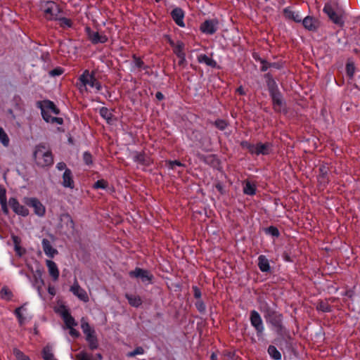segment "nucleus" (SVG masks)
<instances>
[{
	"label": "nucleus",
	"instance_id": "8fccbe9b",
	"mask_svg": "<svg viewBox=\"0 0 360 360\" xmlns=\"http://www.w3.org/2000/svg\"><path fill=\"white\" fill-rule=\"evenodd\" d=\"M266 233L272 236L278 237L279 236V231L275 226H269L266 229Z\"/></svg>",
	"mask_w": 360,
	"mask_h": 360
},
{
	"label": "nucleus",
	"instance_id": "e2e57ef3",
	"mask_svg": "<svg viewBox=\"0 0 360 360\" xmlns=\"http://www.w3.org/2000/svg\"><path fill=\"white\" fill-rule=\"evenodd\" d=\"M56 168L60 171H62V170L65 171L66 169H68L66 167V164L63 162H58L56 165Z\"/></svg>",
	"mask_w": 360,
	"mask_h": 360
},
{
	"label": "nucleus",
	"instance_id": "9d476101",
	"mask_svg": "<svg viewBox=\"0 0 360 360\" xmlns=\"http://www.w3.org/2000/svg\"><path fill=\"white\" fill-rule=\"evenodd\" d=\"M70 291L81 301L84 302H89V298L87 292L84 289L81 288L77 278H75L74 283L70 288Z\"/></svg>",
	"mask_w": 360,
	"mask_h": 360
},
{
	"label": "nucleus",
	"instance_id": "774afa93",
	"mask_svg": "<svg viewBox=\"0 0 360 360\" xmlns=\"http://www.w3.org/2000/svg\"><path fill=\"white\" fill-rule=\"evenodd\" d=\"M155 98L158 100L161 101L164 98V95L161 92L158 91L155 94Z\"/></svg>",
	"mask_w": 360,
	"mask_h": 360
},
{
	"label": "nucleus",
	"instance_id": "13d9d810",
	"mask_svg": "<svg viewBox=\"0 0 360 360\" xmlns=\"http://www.w3.org/2000/svg\"><path fill=\"white\" fill-rule=\"evenodd\" d=\"M283 12H284V15H285V16L287 18H288V19H290V20H292V9H291V8H290V7H287V8H285L284 9Z\"/></svg>",
	"mask_w": 360,
	"mask_h": 360
},
{
	"label": "nucleus",
	"instance_id": "49530a36",
	"mask_svg": "<svg viewBox=\"0 0 360 360\" xmlns=\"http://www.w3.org/2000/svg\"><path fill=\"white\" fill-rule=\"evenodd\" d=\"M86 341L88 342L89 347L91 349H95L98 347V340L96 335L87 340Z\"/></svg>",
	"mask_w": 360,
	"mask_h": 360
},
{
	"label": "nucleus",
	"instance_id": "bf43d9fd",
	"mask_svg": "<svg viewBox=\"0 0 360 360\" xmlns=\"http://www.w3.org/2000/svg\"><path fill=\"white\" fill-rule=\"evenodd\" d=\"M254 145L255 144H252V143H249L248 141H243L241 143V146L243 148H247L251 154H252V147H254Z\"/></svg>",
	"mask_w": 360,
	"mask_h": 360
},
{
	"label": "nucleus",
	"instance_id": "f3484780",
	"mask_svg": "<svg viewBox=\"0 0 360 360\" xmlns=\"http://www.w3.org/2000/svg\"><path fill=\"white\" fill-rule=\"evenodd\" d=\"M302 23L305 29L312 32H316L320 26L319 20L311 16L305 17Z\"/></svg>",
	"mask_w": 360,
	"mask_h": 360
},
{
	"label": "nucleus",
	"instance_id": "0eeeda50",
	"mask_svg": "<svg viewBox=\"0 0 360 360\" xmlns=\"http://www.w3.org/2000/svg\"><path fill=\"white\" fill-rule=\"evenodd\" d=\"M23 201L27 206L34 209V214L38 217L45 215V206L37 198H25Z\"/></svg>",
	"mask_w": 360,
	"mask_h": 360
},
{
	"label": "nucleus",
	"instance_id": "5701e85b",
	"mask_svg": "<svg viewBox=\"0 0 360 360\" xmlns=\"http://www.w3.org/2000/svg\"><path fill=\"white\" fill-rule=\"evenodd\" d=\"M132 159L134 162L143 166H149L151 164L150 158L144 153H135L132 156Z\"/></svg>",
	"mask_w": 360,
	"mask_h": 360
},
{
	"label": "nucleus",
	"instance_id": "b1692460",
	"mask_svg": "<svg viewBox=\"0 0 360 360\" xmlns=\"http://www.w3.org/2000/svg\"><path fill=\"white\" fill-rule=\"evenodd\" d=\"M41 244L43 250L48 257L53 258L58 254V250L52 246L51 242L48 239L44 238Z\"/></svg>",
	"mask_w": 360,
	"mask_h": 360
},
{
	"label": "nucleus",
	"instance_id": "4c0bfd02",
	"mask_svg": "<svg viewBox=\"0 0 360 360\" xmlns=\"http://www.w3.org/2000/svg\"><path fill=\"white\" fill-rule=\"evenodd\" d=\"M11 239H12L13 243L14 245V249H15L16 254L18 255L19 256H21L22 252H21V247H20V243H21L20 238L18 236L12 235Z\"/></svg>",
	"mask_w": 360,
	"mask_h": 360
},
{
	"label": "nucleus",
	"instance_id": "2f4dec72",
	"mask_svg": "<svg viewBox=\"0 0 360 360\" xmlns=\"http://www.w3.org/2000/svg\"><path fill=\"white\" fill-rule=\"evenodd\" d=\"M126 298L129 304L134 307H139L142 303L141 297L136 295L126 294Z\"/></svg>",
	"mask_w": 360,
	"mask_h": 360
},
{
	"label": "nucleus",
	"instance_id": "37998d69",
	"mask_svg": "<svg viewBox=\"0 0 360 360\" xmlns=\"http://www.w3.org/2000/svg\"><path fill=\"white\" fill-rule=\"evenodd\" d=\"M13 354L18 360H31L28 356L17 348L13 349Z\"/></svg>",
	"mask_w": 360,
	"mask_h": 360
},
{
	"label": "nucleus",
	"instance_id": "a878e982",
	"mask_svg": "<svg viewBox=\"0 0 360 360\" xmlns=\"http://www.w3.org/2000/svg\"><path fill=\"white\" fill-rule=\"evenodd\" d=\"M81 328L86 336V340L95 336V330L92 328L85 318L81 319Z\"/></svg>",
	"mask_w": 360,
	"mask_h": 360
},
{
	"label": "nucleus",
	"instance_id": "4be33fe9",
	"mask_svg": "<svg viewBox=\"0 0 360 360\" xmlns=\"http://www.w3.org/2000/svg\"><path fill=\"white\" fill-rule=\"evenodd\" d=\"M46 264L48 269L49 274L53 281H58L59 278V270L57 264L52 260L47 259Z\"/></svg>",
	"mask_w": 360,
	"mask_h": 360
},
{
	"label": "nucleus",
	"instance_id": "c9c22d12",
	"mask_svg": "<svg viewBox=\"0 0 360 360\" xmlns=\"http://www.w3.org/2000/svg\"><path fill=\"white\" fill-rule=\"evenodd\" d=\"M265 78L266 79L267 86L270 94L278 91L276 83L272 78L271 75L268 73L265 75Z\"/></svg>",
	"mask_w": 360,
	"mask_h": 360
},
{
	"label": "nucleus",
	"instance_id": "423d86ee",
	"mask_svg": "<svg viewBox=\"0 0 360 360\" xmlns=\"http://www.w3.org/2000/svg\"><path fill=\"white\" fill-rule=\"evenodd\" d=\"M330 169L327 163H322L319 167V174L317 176L318 186L321 189H324L328 184Z\"/></svg>",
	"mask_w": 360,
	"mask_h": 360
},
{
	"label": "nucleus",
	"instance_id": "864d4df0",
	"mask_svg": "<svg viewBox=\"0 0 360 360\" xmlns=\"http://www.w3.org/2000/svg\"><path fill=\"white\" fill-rule=\"evenodd\" d=\"M77 360H92L91 356L86 352H79L76 356Z\"/></svg>",
	"mask_w": 360,
	"mask_h": 360
},
{
	"label": "nucleus",
	"instance_id": "69168bd1",
	"mask_svg": "<svg viewBox=\"0 0 360 360\" xmlns=\"http://www.w3.org/2000/svg\"><path fill=\"white\" fill-rule=\"evenodd\" d=\"M177 57L179 59V65H182L183 63H184L186 62V53L183 54V57L182 56H177Z\"/></svg>",
	"mask_w": 360,
	"mask_h": 360
},
{
	"label": "nucleus",
	"instance_id": "c756f323",
	"mask_svg": "<svg viewBox=\"0 0 360 360\" xmlns=\"http://www.w3.org/2000/svg\"><path fill=\"white\" fill-rule=\"evenodd\" d=\"M42 357L44 360H57L53 352L52 346L47 345L42 349Z\"/></svg>",
	"mask_w": 360,
	"mask_h": 360
},
{
	"label": "nucleus",
	"instance_id": "6e6d98bb",
	"mask_svg": "<svg viewBox=\"0 0 360 360\" xmlns=\"http://www.w3.org/2000/svg\"><path fill=\"white\" fill-rule=\"evenodd\" d=\"M259 62L261 63V70L262 72H266L269 68H270L269 63H268L264 59H259Z\"/></svg>",
	"mask_w": 360,
	"mask_h": 360
},
{
	"label": "nucleus",
	"instance_id": "6ab92c4d",
	"mask_svg": "<svg viewBox=\"0 0 360 360\" xmlns=\"http://www.w3.org/2000/svg\"><path fill=\"white\" fill-rule=\"evenodd\" d=\"M60 314L63 318L67 328H72L77 325L75 319L71 316L68 309L65 307H63L60 310Z\"/></svg>",
	"mask_w": 360,
	"mask_h": 360
},
{
	"label": "nucleus",
	"instance_id": "20e7f679",
	"mask_svg": "<svg viewBox=\"0 0 360 360\" xmlns=\"http://www.w3.org/2000/svg\"><path fill=\"white\" fill-rule=\"evenodd\" d=\"M79 80L81 82L79 89L82 91V88L87 90V86L95 89V91L99 92L102 89L101 84L95 78L93 73H90L89 70H86L79 76Z\"/></svg>",
	"mask_w": 360,
	"mask_h": 360
},
{
	"label": "nucleus",
	"instance_id": "c85d7f7f",
	"mask_svg": "<svg viewBox=\"0 0 360 360\" xmlns=\"http://www.w3.org/2000/svg\"><path fill=\"white\" fill-rule=\"evenodd\" d=\"M272 98L274 108L281 110L283 105V99L280 93L276 91L270 94Z\"/></svg>",
	"mask_w": 360,
	"mask_h": 360
},
{
	"label": "nucleus",
	"instance_id": "f257e3e1",
	"mask_svg": "<svg viewBox=\"0 0 360 360\" xmlns=\"http://www.w3.org/2000/svg\"><path fill=\"white\" fill-rule=\"evenodd\" d=\"M37 107L40 108L41 116L46 122L58 125L63 124V120L61 117H56L60 111L53 102L44 100L38 102Z\"/></svg>",
	"mask_w": 360,
	"mask_h": 360
},
{
	"label": "nucleus",
	"instance_id": "6e6552de",
	"mask_svg": "<svg viewBox=\"0 0 360 360\" xmlns=\"http://www.w3.org/2000/svg\"><path fill=\"white\" fill-rule=\"evenodd\" d=\"M250 321L251 326L256 330L257 336H262L264 330V326L260 314L255 310L251 311Z\"/></svg>",
	"mask_w": 360,
	"mask_h": 360
},
{
	"label": "nucleus",
	"instance_id": "2eb2a0df",
	"mask_svg": "<svg viewBox=\"0 0 360 360\" xmlns=\"http://www.w3.org/2000/svg\"><path fill=\"white\" fill-rule=\"evenodd\" d=\"M171 17L175 23L180 27H185V12L179 7L174 8L171 12Z\"/></svg>",
	"mask_w": 360,
	"mask_h": 360
},
{
	"label": "nucleus",
	"instance_id": "ddd939ff",
	"mask_svg": "<svg viewBox=\"0 0 360 360\" xmlns=\"http://www.w3.org/2000/svg\"><path fill=\"white\" fill-rule=\"evenodd\" d=\"M8 202L13 211L16 214L22 217H27L29 214L28 209L24 205H20L16 198H11Z\"/></svg>",
	"mask_w": 360,
	"mask_h": 360
},
{
	"label": "nucleus",
	"instance_id": "a19ab883",
	"mask_svg": "<svg viewBox=\"0 0 360 360\" xmlns=\"http://www.w3.org/2000/svg\"><path fill=\"white\" fill-rule=\"evenodd\" d=\"M93 187L96 189H98V188L104 189V190L110 189L108 182L103 179H100V180H98L97 181H96L94 183Z\"/></svg>",
	"mask_w": 360,
	"mask_h": 360
},
{
	"label": "nucleus",
	"instance_id": "1a4fd4ad",
	"mask_svg": "<svg viewBox=\"0 0 360 360\" xmlns=\"http://www.w3.org/2000/svg\"><path fill=\"white\" fill-rule=\"evenodd\" d=\"M129 275L131 277L140 278L146 285L150 284L153 278V276L148 271L138 267L130 271Z\"/></svg>",
	"mask_w": 360,
	"mask_h": 360
},
{
	"label": "nucleus",
	"instance_id": "338daca9",
	"mask_svg": "<svg viewBox=\"0 0 360 360\" xmlns=\"http://www.w3.org/2000/svg\"><path fill=\"white\" fill-rule=\"evenodd\" d=\"M236 92L238 94H239L240 95H245V92L244 91V89L242 86H240L237 89H236Z\"/></svg>",
	"mask_w": 360,
	"mask_h": 360
},
{
	"label": "nucleus",
	"instance_id": "72a5a7b5",
	"mask_svg": "<svg viewBox=\"0 0 360 360\" xmlns=\"http://www.w3.org/2000/svg\"><path fill=\"white\" fill-rule=\"evenodd\" d=\"M243 193L248 195H253L256 193V186L249 181L245 182L243 186Z\"/></svg>",
	"mask_w": 360,
	"mask_h": 360
},
{
	"label": "nucleus",
	"instance_id": "cd10ccee",
	"mask_svg": "<svg viewBox=\"0 0 360 360\" xmlns=\"http://www.w3.org/2000/svg\"><path fill=\"white\" fill-rule=\"evenodd\" d=\"M258 266L261 271L269 272L271 269L268 259L264 255L258 257Z\"/></svg>",
	"mask_w": 360,
	"mask_h": 360
},
{
	"label": "nucleus",
	"instance_id": "a18cd8bd",
	"mask_svg": "<svg viewBox=\"0 0 360 360\" xmlns=\"http://www.w3.org/2000/svg\"><path fill=\"white\" fill-rule=\"evenodd\" d=\"M144 353V349L141 347H137L134 350L129 352L127 354V356L133 357L136 355L143 354Z\"/></svg>",
	"mask_w": 360,
	"mask_h": 360
},
{
	"label": "nucleus",
	"instance_id": "39448f33",
	"mask_svg": "<svg viewBox=\"0 0 360 360\" xmlns=\"http://www.w3.org/2000/svg\"><path fill=\"white\" fill-rule=\"evenodd\" d=\"M323 11L334 24L340 27H344L345 21L343 20L342 14L341 13L336 12L330 3L328 2L325 4Z\"/></svg>",
	"mask_w": 360,
	"mask_h": 360
},
{
	"label": "nucleus",
	"instance_id": "a211bd4d",
	"mask_svg": "<svg viewBox=\"0 0 360 360\" xmlns=\"http://www.w3.org/2000/svg\"><path fill=\"white\" fill-rule=\"evenodd\" d=\"M27 311V309L26 308V304L17 307L14 311V314L16 316L20 326L25 324L28 321Z\"/></svg>",
	"mask_w": 360,
	"mask_h": 360
},
{
	"label": "nucleus",
	"instance_id": "5fc2aeb1",
	"mask_svg": "<svg viewBox=\"0 0 360 360\" xmlns=\"http://www.w3.org/2000/svg\"><path fill=\"white\" fill-rule=\"evenodd\" d=\"M7 201L6 191L5 188L0 185V202Z\"/></svg>",
	"mask_w": 360,
	"mask_h": 360
},
{
	"label": "nucleus",
	"instance_id": "e433bc0d",
	"mask_svg": "<svg viewBox=\"0 0 360 360\" xmlns=\"http://www.w3.org/2000/svg\"><path fill=\"white\" fill-rule=\"evenodd\" d=\"M268 353L271 359L274 360H280L281 359V354L274 345H270L268 348Z\"/></svg>",
	"mask_w": 360,
	"mask_h": 360
},
{
	"label": "nucleus",
	"instance_id": "f8f14e48",
	"mask_svg": "<svg viewBox=\"0 0 360 360\" xmlns=\"http://www.w3.org/2000/svg\"><path fill=\"white\" fill-rule=\"evenodd\" d=\"M338 300V298L331 297L329 298H326L323 300H319L316 303V309L318 311H321L324 313L331 312L333 311V307L330 304V302H334Z\"/></svg>",
	"mask_w": 360,
	"mask_h": 360
},
{
	"label": "nucleus",
	"instance_id": "3c124183",
	"mask_svg": "<svg viewBox=\"0 0 360 360\" xmlns=\"http://www.w3.org/2000/svg\"><path fill=\"white\" fill-rule=\"evenodd\" d=\"M83 160L86 165H90L92 164V155L89 152H84L83 154Z\"/></svg>",
	"mask_w": 360,
	"mask_h": 360
},
{
	"label": "nucleus",
	"instance_id": "052dcab7",
	"mask_svg": "<svg viewBox=\"0 0 360 360\" xmlns=\"http://www.w3.org/2000/svg\"><path fill=\"white\" fill-rule=\"evenodd\" d=\"M2 212L4 214L7 215L8 214V208L7 205V201L0 202Z\"/></svg>",
	"mask_w": 360,
	"mask_h": 360
},
{
	"label": "nucleus",
	"instance_id": "c03bdc74",
	"mask_svg": "<svg viewBox=\"0 0 360 360\" xmlns=\"http://www.w3.org/2000/svg\"><path fill=\"white\" fill-rule=\"evenodd\" d=\"M214 125L219 130H224L227 127L228 123L224 120L218 119V120H215Z\"/></svg>",
	"mask_w": 360,
	"mask_h": 360
},
{
	"label": "nucleus",
	"instance_id": "4468645a",
	"mask_svg": "<svg viewBox=\"0 0 360 360\" xmlns=\"http://www.w3.org/2000/svg\"><path fill=\"white\" fill-rule=\"evenodd\" d=\"M218 21L217 20H207L200 25V30L206 34H213L217 30Z\"/></svg>",
	"mask_w": 360,
	"mask_h": 360
},
{
	"label": "nucleus",
	"instance_id": "09e8293b",
	"mask_svg": "<svg viewBox=\"0 0 360 360\" xmlns=\"http://www.w3.org/2000/svg\"><path fill=\"white\" fill-rule=\"evenodd\" d=\"M195 307L197 308L198 311L200 313H203L206 310V306H205L204 302L201 300H199L195 302Z\"/></svg>",
	"mask_w": 360,
	"mask_h": 360
},
{
	"label": "nucleus",
	"instance_id": "393cba45",
	"mask_svg": "<svg viewBox=\"0 0 360 360\" xmlns=\"http://www.w3.org/2000/svg\"><path fill=\"white\" fill-rule=\"evenodd\" d=\"M169 45L173 48L174 53L176 56H182L183 54L185 53L184 52V43L181 41H177L175 42L171 39H169Z\"/></svg>",
	"mask_w": 360,
	"mask_h": 360
},
{
	"label": "nucleus",
	"instance_id": "7ed1b4c3",
	"mask_svg": "<svg viewBox=\"0 0 360 360\" xmlns=\"http://www.w3.org/2000/svg\"><path fill=\"white\" fill-rule=\"evenodd\" d=\"M33 156L37 165L40 167H46L53 164L51 152L46 150L44 146H37Z\"/></svg>",
	"mask_w": 360,
	"mask_h": 360
},
{
	"label": "nucleus",
	"instance_id": "58836bf2",
	"mask_svg": "<svg viewBox=\"0 0 360 360\" xmlns=\"http://www.w3.org/2000/svg\"><path fill=\"white\" fill-rule=\"evenodd\" d=\"M0 297L6 301H9L13 297V293L7 287H3L0 291Z\"/></svg>",
	"mask_w": 360,
	"mask_h": 360
},
{
	"label": "nucleus",
	"instance_id": "412c9836",
	"mask_svg": "<svg viewBox=\"0 0 360 360\" xmlns=\"http://www.w3.org/2000/svg\"><path fill=\"white\" fill-rule=\"evenodd\" d=\"M62 185L65 188L73 189L75 187V182L73 180L72 172L70 169H66L63 174Z\"/></svg>",
	"mask_w": 360,
	"mask_h": 360
},
{
	"label": "nucleus",
	"instance_id": "473e14b6",
	"mask_svg": "<svg viewBox=\"0 0 360 360\" xmlns=\"http://www.w3.org/2000/svg\"><path fill=\"white\" fill-rule=\"evenodd\" d=\"M355 70L356 68L354 62L351 59H348L346 63V74L349 79H353Z\"/></svg>",
	"mask_w": 360,
	"mask_h": 360
},
{
	"label": "nucleus",
	"instance_id": "680f3d73",
	"mask_svg": "<svg viewBox=\"0 0 360 360\" xmlns=\"http://www.w3.org/2000/svg\"><path fill=\"white\" fill-rule=\"evenodd\" d=\"M70 330L69 333L72 338H78L79 335V333L74 328V327L69 328Z\"/></svg>",
	"mask_w": 360,
	"mask_h": 360
},
{
	"label": "nucleus",
	"instance_id": "79ce46f5",
	"mask_svg": "<svg viewBox=\"0 0 360 360\" xmlns=\"http://www.w3.org/2000/svg\"><path fill=\"white\" fill-rule=\"evenodd\" d=\"M0 141L6 147L9 144V138L4 129L0 127Z\"/></svg>",
	"mask_w": 360,
	"mask_h": 360
},
{
	"label": "nucleus",
	"instance_id": "de8ad7c7",
	"mask_svg": "<svg viewBox=\"0 0 360 360\" xmlns=\"http://www.w3.org/2000/svg\"><path fill=\"white\" fill-rule=\"evenodd\" d=\"M167 165H168V167L170 169H174V166H178V167H183V166H184V165L182 164L179 160H169V161L167 162Z\"/></svg>",
	"mask_w": 360,
	"mask_h": 360
},
{
	"label": "nucleus",
	"instance_id": "9b49d317",
	"mask_svg": "<svg viewBox=\"0 0 360 360\" xmlns=\"http://www.w3.org/2000/svg\"><path fill=\"white\" fill-rule=\"evenodd\" d=\"M86 34L89 39L94 44H104L108 41V37L105 34H101L98 32L93 31L89 27L85 28Z\"/></svg>",
	"mask_w": 360,
	"mask_h": 360
},
{
	"label": "nucleus",
	"instance_id": "0e129e2a",
	"mask_svg": "<svg viewBox=\"0 0 360 360\" xmlns=\"http://www.w3.org/2000/svg\"><path fill=\"white\" fill-rule=\"evenodd\" d=\"M48 292L50 294L52 297H53L56 295V289L53 286L49 285L48 287Z\"/></svg>",
	"mask_w": 360,
	"mask_h": 360
},
{
	"label": "nucleus",
	"instance_id": "dca6fc26",
	"mask_svg": "<svg viewBox=\"0 0 360 360\" xmlns=\"http://www.w3.org/2000/svg\"><path fill=\"white\" fill-rule=\"evenodd\" d=\"M271 144L269 143H258L252 147V155H268L271 151Z\"/></svg>",
	"mask_w": 360,
	"mask_h": 360
},
{
	"label": "nucleus",
	"instance_id": "603ef678",
	"mask_svg": "<svg viewBox=\"0 0 360 360\" xmlns=\"http://www.w3.org/2000/svg\"><path fill=\"white\" fill-rule=\"evenodd\" d=\"M63 73V69L60 67H57L49 72V75L51 77H56L61 75Z\"/></svg>",
	"mask_w": 360,
	"mask_h": 360
},
{
	"label": "nucleus",
	"instance_id": "ea45409f",
	"mask_svg": "<svg viewBox=\"0 0 360 360\" xmlns=\"http://www.w3.org/2000/svg\"><path fill=\"white\" fill-rule=\"evenodd\" d=\"M57 20L59 21V25L63 28H70L72 26V22L69 18L65 17L60 18L58 16Z\"/></svg>",
	"mask_w": 360,
	"mask_h": 360
},
{
	"label": "nucleus",
	"instance_id": "f704fd0d",
	"mask_svg": "<svg viewBox=\"0 0 360 360\" xmlns=\"http://www.w3.org/2000/svg\"><path fill=\"white\" fill-rule=\"evenodd\" d=\"M44 282L41 277L39 278H36L34 282L32 284V286L37 290L39 297L42 300H44L41 292V287L44 285Z\"/></svg>",
	"mask_w": 360,
	"mask_h": 360
},
{
	"label": "nucleus",
	"instance_id": "bb28decb",
	"mask_svg": "<svg viewBox=\"0 0 360 360\" xmlns=\"http://www.w3.org/2000/svg\"><path fill=\"white\" fill-rule=\"evenodd\" d=\"M132 62L131 63V70L134 71L136 69L146 70L148 66L145 65L144 62L141 58L137 57L136 55L132 56Z\"/></svg>",
	"mask_w": 360,
	"mask_h": 360
},
{
	"label": "nucleus",
	"instance_id": "f03ea898",
	"mask_svg": "<svg viewBox=\"0 0 360 360\" xmlns=\"http://www.w3.org/2000/svg\"><path fill=\"white\" fill-rule=\"evenodd\" d=\"M40 11L44 18L48 20H56L61 13L59 5L53 1H40L39 4Z\"/></svg>",
	"mask_w": 360,
	"mask_h": 360
},
{
	"label": "nucleus",
	"instance_id": "7c9ffc66",
	"mask_svg": "<svg viewBox=\"0 0 360 360\" xmlns=\"http://www.w3.org/2000/svg\"><path fill=\"white\" fill-rule=\"evenodd\" d=\"M99 114L101 117L106 120L108 124H112V113L110 110L105 107H102L99 109Z\"/></svg>",
	"mask_w": 360,
	"mask_h": 360
},
{
	"label": "nucleus",
	"instance_id": "4d7b16f0",
	"mask_svg": "<svg viewBox=\"0 0 360 360\" xmlns=\"http://www.w3.org/2000/svg\"><path fill=\"white\" fill-rule=\"evenodd\" d=\"M192 288L195 298L198 299L199 300L202 295L200 288L196 285L193 286Z\"/></svg>",
	"mask_w": 360,
	"mask_h": 360
},
{
	"label": "nucleus",
	"instance_id": "aec40b11",
	"mask_svg": "<svg viewBox=\"0 0 360 360\" xmlns=\"http://www.w3.org/2000/svg\"><path fill=\"white\" fill-rule=\"evenodd\" d=\"M197 60L200 64H205L207 66H209L212 68H217V61L212 58V54L211 56H207L204 53H200L197 56Z\"/></svg>",
	"mask_w": 360,
	"mask_h": 360
}]
</instances>
